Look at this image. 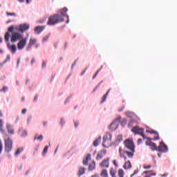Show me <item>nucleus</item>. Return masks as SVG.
<instances>
[{"instance_id": "f257e3e1", "label": "nucleus", "mask_w": 177, "mask_h": 177, "mask_svg": "<svg viewBox=\"0 0 177 177\" xmlns=\"http://www.w3.org/2000/svg\"><path fill=\"white\" fill-rule=\"evenodd\" d=\"M63 21H64V18L60 17V15H54L48 18L47 24L48 26H55V24H57V23H62Z\"/></svg>"}, {"instance_id": "f03ea898", "label": "nucleus", "mask_w": 177, "mask_h": 177, "mask_svg": "<svg viewBox=\"0 0 177 177\" xmlns=\"http://www.w3.org/2000/svg\"><path fill=\"white\" fill-rule=\"evenodd\" d=\"M119 156L120 158H124V160H127V157L129 158H133V156H135V149L130 150V151H124L122 148L120 147L119 148Z\"/></svg>"}, {"instance_id": "7ed1b4c3", "label": "nucleus", "mask_w": 177, "mask_h": 177, "mask_svg": "<svg viewBox=\"0 0 177 177\" xmlns=\"http://www.w3.org/2000/svg\"><path fill=\"white\" fill-rule=\"evenodd\" d=\"M131 132L134 133V135H140L142 136L143 139H147V140H151V138H147L146 135H145V129L140 128L138 126H136L132 128Z\"/></svg>"}, {"instance_id": "20e7f679", "label": "nucleus", "mask_w": 177, "mask_h": 177, "mask_svg": "<svg viewBox=\"0 0 177 177\" xmlns=\"http://www.w3.org/2000/svg\"><path fill=\"white\" fill-rule=\"evenodd\" d=\"M5 142V151L6 153H9V151H12V147L13 146V141L12 138H8L7 139H4Z\"/></svg>"}, {"instance_id": "39448f33", "label": "nucleus", "mask_w": 177, "mask_h": 177, "mask_svg": "<svg viewBox=\"0 0 177 177\" xmlns=\"http://www.w3.org/2000/svg\"><path fill=\"white\" fill-rule=\"evenodd\" d=\"M124 145L128 150H135V144H133V139H127L124 142Z\"/></svg>"}, {"instance_id": "423d86ee", "label": "nucleus", "mask_w": 177, "mask_h": 177, "mask_svg": "<svg viewBox=\"0 0 177 177\" xmlns=\"http://www.w3.org/2000/svg\"><path fill=\"white\" fill-rule=\"evenodd\" d=\"M21 39H23V35L21 34L16 32H12L10 39L11 42H17V41H20Z\"/></svg>"}, {"instance_id": "0eeeda50", "label": "nucleus", "mask_w": 177, "mask_h": 177, "mask_svg": "<svg viewBox=\"0 0 177 177\" xmlns=\"http://www.w3.org/2000/svg\"><path fill=\"white\" fill-rule=\"evenodd\" d=\"M156 151L167 153V151H168V147H167L164 142H160L159 146L157 147Z\"/></svg>"}, {"instance_id": "6e6552de", "label": "nucleus", "mask_w": 177, "mask_h": 177, "mask_svg": "<svg viewBox=\"0 0 177 177\" xmlns=\"http://www.w3.org/2000/svg\"><path fill=\"white\" fill-rule=\"evenodd\" d=\"M26 45H27V38L21 39L17 43V48L19 50H23V48H26Z\"/></svg>"}, {"instance_id": "1a4fd4ad", "label": "nucleus", "mask_w": 177, "mask_h": 177, "mask_svg": "<svg viewBox=\"0 0 177 177\" xmlns=\"http://www.w3.org/2000/svg\"><path fill=\"white\" fill-rule=\"evenodd\" d=\"M111 138H112L111 133H106V134L103 138L102 145L104 146V147H107V145H106V143H110V142H111Z\"/></svg>"}, {"instance_id": "9d476101", "label": "nucleus", "mask_w": 177, "mask_h": 177, "mask_svg": "<svg viewBox=\"0 0 177 177\" xmlns=\"http://www.w3.org/2000/svg\"><path fill=\"white\" fill-rule=\"evenodd\" d=\"M100 167H101V168H109L110 167V158H106L104 159L102 162L100 163Z\"/></svg>"}, {"instance_id": "9b49d317", "label": "nucleus", "mask_w": 177, "mask_h": 177, "mask_svg": "<svg viewBox=\"0 0 177 177\" xmlns=\"http://www.w3.org/2000/svg\"><path fill=\"white\" fill-rule=\"evenodd\" d=\"M67 8H64L62 10H60V14L61 15H59L60 17H62V19H64V17H66L67 21H66V24H68V21H70V20L68 19V15H67Z\"/></svg>"}, {"instance_id": "f8f14e48", "label": "nucleus", "mask_w": 177, "mask_h": 177, "mask_svg": "<svg viewBox=\"0 0 177 177\" xmlns=\"http://www.w3.org/2000/svg\"><path fill=\"white\" fill-rule=\"evenodd\" d=\"M13 30H15V26H11L8 28V32H6L4 39L6 42H9V38H10V33L9 32H13Z\"/></svg>"}, {"instance_id": "ddd939ff", "label": "nucleus", "mask_w": 177, "mask_h": 177, "mask_svg": "<svg viewBox=\"0 0 177 177\" xmlns=\"http://www.w3.org/2000/svg\"><path fill=\"white\" fill-rule=\"evenodd\" d=\"M17 30L20 32H24V31H27V30H30V25L27 24H20L19 28Z\"/></svg>"}, {"instance_id": "4468645a", "label": "nucleus", "mask_w": 177, "mask_h": 177, "mask_svg": "<svg viewBox=\"0 0 177 177\" xmlns=\"http://www.w3.org/2000/svg\"><path fill=\"white\" fill-rule=\"evenodd\" d=\"M145 145L147 146H150L151 149L153 150L154 151V150H156L157 151V146L156 145V144L153 142L151 141H147L145 142Z\"/></svg>"}, {"instance_id": "2eb2a0df", "label": "nucleus", "mask_w": 177, "mask_h": 177, "mask_svg": "<svg viewBox=\"0 0 177 177\" xmlns=\"http://www.w3.org/2000/svg\"><path fill=\"white\" fill-rule=\"evenodd\" d=\"M35 44H37L36 39L30 38L27 46V50H30V49H31V46H32V45H35Z\"/></svg>"}, {"instance_id": "dca6fc26", "label": "nucleus", "mask_w": 177, "mask_h": 177, "mask_svg": "<svg viewBox=\"0 0 177 177\" xmlns=\"http://www.w3.org/2000/svg\"><path fill=\"white\" fill-rule=\"evenodd\" d=\"M92 160V155L87 154L86 158L83 160V165H88V162Z\"/></svg>"}, {"instance_id": "f3484780", "label": "nucleus", "mask_w": 177, "mask_h": 177, "mask_svg": "<svg viewBox=\"0 0 177 177\" xmlns=\"http://www.w3.org/2000/svg\"><path fill=\"white\" fill-rule=\"evenodd\" d=\"M96 169V162L91 160L88 165V171H95Z\"/></svg>"}, {"instance_id": "a211bd4d", "label": "nucleus", "mask_w": 177, "mask_h": 177, "mask_svg": "<svg viewBox=\"0 0 177 177\" xmlns=\"http://www.w3.org/2000/svg\"><path fill=\"white\" fill-rule=\"evenodd\" d=\"M146 132H147V133H154L155 135H157V137H155L152 139V140H159L160 139V136H158V133L154 130L150 131V130H146Z\"/></svg>"}, {"instance_id": "6ab92c4d", "label": "nucleus", "mask_w": 177, "mask_h": 177, "mask_svg": "<svg viewBox=\"0 0 177 177\" xmlns=\"http://www.w3.org/2000/svg\"><path fill=\"white\" fill-rule=\"evenodd\" d=\"M6 129L8 133H10V135H13V133H15V130L13 129V127H12V125L7 124Z\"/></svg>"}, {"instance_id": "aec40b11", "label": "nucleus", "mask_w": 177, "mask_h": 177, "mask_svg": "<svg viewBox=\"0 0 177 177\" xmlns=\"http://www.w3.org/2000/svg\"><path fill=\"white\" fill-rule=\"evenodd\" d=\"M44 30H45V26H37L35 28V32L36 34H41Z\"/></svg>"}, {"instance_id": "412c9836", "label": "nucleus", "mask_w": 177, "mask_h": 177, "mask_svg": "<svg viewBox=\"0 0 177 177\" xmlns=\"http://www.w3.org/2000/svg\"><path fill=\"white\" fill-rule=\"evenodd\" d=\"M124 169H131L132 168V164L131 163V161L128 160L123 165Z\"/></svg>"}, {"instance_id": "4be33fe9", "label": "nucleus", "mask_w": 177, "mask_h": 177, "mask_svg": "<svg viewBox=\"0 0 177 177\" xmlns=\"http://www.w3.org/2000/svg\"><path fill=\"white\" fill-rule=\"evenodd\" d=\"M109 174L111 177H117V169L111 167L109 171Z\"/></svg>"}, {"instance_id": "5701e85b", "label": "nucleus", "mask_w": 177, "mask_h": 177, "mask_svg": "<svg viewBox=\"0 0 177 177\" xmlns=\"http://www.w3.org/2000/svg\"><path fill=\"white\" fill-rule=\"evenodd\" d=\"M102 142V137H99L98 138L95 139L93 142V147H97L99 146V143Z\"/></svg>"}, {"instance_id": "b1692460", "label": "nucleus", "mask_w": 177, "mask_h": 177, "mask_svg": "<svg viewBox=\"0 0 177 177\" xmlns=\"http://www.w3.org/2000/svg\"><path fill=\"white\" fill-rule=\"evenodd\" d=\"M100 176L109 177V171H107V169H102L100 173Z\"/></svg>"}, {"instance_id": "393cba45", "label": "nucleus", "mask_w": 177, "mask_h": 177, "mask_svg": "<svg viewBox=\"0 0 177 177\" xmlns=\"http://www.w3.org/2000/svg\"><path fill=\"white\" fill-rule=\"evenodd\" d=\"M85 174V167H80L77 173L78 176H82Z\"/></svg>"}, {"instance_id": "a878e982", "label": "nucleus", "mask_w": 177, "mask_h": 177, "mask_svg": "<svg viewBox=\"0 0 177 177\" xmlns=\"http://www.w3.org/2000/svg\"><path fill=\"white\" fill-rule=\"evenodd\" d=\"M8 46L10 50H11L12 53H15V52L17 50V47L16 46V45H8Z\"/></svg>"}, {"instance_id": "bb28decb", "label": "nucleus", "mask_w": 177, "mask_h": 177, "mask_svg": "<svg viewBox=\"0 0 177 177\" xmlns=\"http://www.w3.org/2000/svg\"><path fill=\"white\" fill-rule=\"evenodd\" d=\"M110 91H111V89H109L107 92L105 93V95H103V97H102V100L101 101V104L104 103V102H106V99H107V96H109V93H110Z\"/></svg>"}, {"instance_id": "cd10ccee", "label": "nucleus", "mask_w": 177, "mask_h": 177, "mask_svg": "<svg viewBox=\"0 0 177 177\" xmlns=\"http://www.w3.org/2000/svg\"><path fill=\"white\" fill-rule=\"evenodd\" d=\"M19 133L22 138H26V136H27V131L26 130H23V129H19Z\"/></svg>"}, {"instance_id": "c85d7f7f", "label": "nucleus", "mask_w": 177, "mask_h": 177, "mask_svg": "<svg viewBox=\"0 0 177 177\" xmlns=\"http://www.w3.org/2000/svg\"><path fill=\"white\" fill-rule=\"evenodd\" d=\"M118 175L119 177H124L125 176V172H124L122 169H119L118 171Z\"/></svg>"}, {"instance_id": "c756f323", "label": "nucleus", "mask_w": 177, "mask_h": 177, "mask_svg": "<svg viewBox=\"0 0 177 177\" xmlns=\"http://www.w3.org/2000/svg\"><path fill=\"white\" fill-rule=\"evenodd\" d=\"M44 139V136L40 135H35V138H34V140H42Z\"/></svg>"}, {"instance_id": "7c9ffc66", "label": "nucleus", "mask_w": 177, "mask_h": 177, "mask_svg": "<svg viewBox=\"0 0 177 177\" xmlns=\"http://www.w3.org/2000/svg\"><path fill=\"white\" fill-rule=\"evenodd\" d=\"M0 131L1 133H5V129H3V122L0 120Z\"/></svg>"}, {"instance_id": "2f4dec72", "label": "nucleus", "mask_w": 177, "mask_h": 177, "mask_svg": "<svg viewBox=\"0 0 177 177\" xmlns=\"http://www.w3.org/2000/svg\"><path fill=\"white\" fill-rule=\"evenodd\" d=\"M23 148H18L17 151H15V156H19L20 153L23 151Z\"/></svg>"}, {"instance_id": "473e14b6", "label": "nucleus", "mask_w": 177, "mask_h": 177, "mask_svg": "<svg viewBox=\"0 0 177 177\" xmlns=\"http://www.w3.org/2000/svg\"><path fill=\"white\" fill-rule=\"evenodd\" d=\"M102 68H103V66H101L100 68L96 71L95 75L93 76V80H95V78H96V77H97V74H99L100 70H102Z\"/></svg>"}, {"instance_id": "72a5a7b5", "label": "nucleus", "mask_w": 177, "mask_h": 177, "mask_svg": "<svg viewBox=\"0 0 177 177\" xmlns=\"http://www.w3.org/2000/svg\"><path fill=\"white\" fill-rule=\"evenodd\" d=\"M2 150H3V144L2 143V140H0V154L2 153Z\"/></svg>"}, {"instance_id": "f704fd0d", "label": "nucleus", "mask_w": 177, "mask_h": 177, "mask_svg": "<svg viewBox=\"0 0 177 177\" xmlns=\"http://www.w3.org/2000/svg\"><path fill=\"white\" fill-rule=\"evenodd\" d=\"M8 87L6 86H3V88L1 89H0V92L5 93V92H6V91H8Z\"/></svg>"}, {"instance_id": "c9c22d12", "label": "nucleus", "mask_w": 177, "mask_h": 177, "mask_svg": "<svg viewBox=\"0 0 177 177\" xmlns=\"http://www.w3.org/2000/svg\"><path fill=\"white\" fill-rule=\"evenodd\" d=\"M117 142H122V136H118L116 138Z\"/></svg>"}, {"instance_id": "e433bc0d", "label": "nucleus", "mask_w": 177, "mask_h": 177, "mask_svg": "<svg viewBox=\"0 0 177 177\" xmlns=\"http://www.w3.org/2000/svg\"><path fill=\"white\" fill-rule=\"evenodd\" d=\"M102 158H103V155H102L100 153H97V157H96V160H102Z\"/></svg>"}, {"instance_id": "4c0bfd02", "label": "nucleus", "mask_w": 177, "mask_h": 177, "mask_svg": "<svg viewBox=\"0 0 177 177\" xmlns=\"http://www.w3.org/2000/svg\"><path fill=\"white\" fill-rule=\"evenodd\" d=\"M48 153V146H46L43 150V155L46 154Z\"/></svg>"}, {"instance_id": "58836bf2", "label": "nucleus", "mask_w": 177, "mask_h": 177, "mask_svg": "<svg viewBox=\"0 0 177 177\" xmlns=\"http://www.w3.org/2000/svg\"><path fill=\"white\" fill-rule=\"evenodd\" d=\"M99 88H100V83L98 84L95 86V88L93 89V93L96 92V90H97V89H99Z\"/></svg>"}, {"instance_id": "ea45409f", "label": "nucleus", "mask_w": 177, "mask_h": 177, "mask_svg": "<svg viewBox=\"0 0 177 177\" xmlns=\"http://www.w3.org/2000/svg\"><path fill=\"white\" fill-rule=\"evenodd\" d=\"M113 165H115V168H118V163H117V160H113Z\"/></svg>"}, {"instance_id": "a19ab883", "label": "nucleus", "mask_w": 177, "mask_h": 177, "mask_svg": "<svg viewBox=\"0 0 177 177\" xmlns=\"http://www.w3.org/2000/svg\"><path fill=\"white\" fill-rule=\"evenodd\" d=\"M38 150H39V146H37L35 149V151L33 153L34 156H35V154L38 152Z\"/></svg>"}, {"instance_id": "79ce46f5", "label": "nucleus", "mask_w": 177, "mask_h": 177, "mask_svg": "<svg viewBox=\"0 0 177 177\" xmlns=\"http://www.w3.org/2000/svg\"><path fill=\"white\" fill-rule=\"evenodd\" d=\"M7 16H16V14L15 12H6Z\"/></svg>"}, {"instance_id": "37998d69", "label": "nucleus", "mask_w": 177, "mask_h": 177, "mask_svg": "<svg viewBox=\"0 0 177 177\" xmlns=\"http://www.w3.org/2000/svg\"><path fill=\"white\" fill-rule=\"evenodd\" d=\"M138 172H139V169L134 170V172L133 173V174L131 175V177H133L134 175H136V174H138Z\"/></svg>"}, {"instance_id": "c03bdc74", "label": "nucleus", "mask_w": 177, "mask_h": 177, "mask_svg": "<svg viewBox=\"0 0 177 177\" xmlns=\"http://www.w3.org/2000/svg\"><path fill=\"white\" fill-rule=\"evenodd\" d=\"M127 119H123L122 121V125H127Z\"/></svg>"}, {"instance_id": "a18cd8bd", "label": "nucleus", "mask_w": 177, "mask_h": 177, "mask_svg": "<svg viewBox=\"0 0 177 177\" xmlns=\"http://www.w3.org/2000/svg\"><path fill=\"white\" fill-rule=\"evenodd\" d=\"M144 169H150L151 168V165H149L148 166H144Z\"/></svg>"}, {"instance_id": "49530a36", "label": "nucleus", "mask_w": 177, "mask_h": 177, "mask_svg": "<svg viewBox=\"0 0 177 177\" xmlns=\"http://www.w3.org/2000/svg\"><path fill=\"white\" fill-rule=\"evenodd\" d=\"M66 122L64 121V120L63 119V118H62L61 119V120H60V124H61V125H64V123H65Z\"/></svg>"}, {"instance_id": "de8ad7c7", "label": "nucleus", "mask_w": 177, "mask_h": 177, "mask_svg": "<svg viewBox=\"0 0 177 177\" xmlns=\"http://www.w3.org/2000/svg\"><path fill=\"white\" fill-rule=\"evenodd\" d=\"M45 21H46V19H44L43 20H40L39 21V23H40L41 24H42V23H45Z\"/></svg>"}, {"instance_id": "09e8293b", "label": "nucleus", "mask_w": 177, "mask_h": 177, "mask_svg": "<svg viewBox=\"0 0 177 177\" xmlns=\"http://www.w3.org/2000/svg\"><path fill=\"white\" fill-rule=\"evenodd\" d=\"M151 176H156V173L151 174L149 176H146L145 177H151Z\"/></svg>"}, {"instance_id": "8fccbe9b", "label": "nucleus", "mask_w": 177, "mask_h": 177, "mask_svg": "<svg viewBox=\"0 0 177 177\" xmlns=\"http://www.w3.org/2000/svg\"><path fill=\"white\" fill-rule=\"evenodd\" d=\"M141 143H142V138H139V139L138 140L137 144H138V145H140Z\"/></svg>"}, {"instance_id": "3c124183", "label": "nucleus", "mask_w": 177, "mask_h": 177, "mask_svg": "<svg viewBox=\"0 0 177 177\" xmlns=\"http://www.w3.org/2000/svg\"><path fill=\"white\" fill-rule=\"evenodd\" d=\"M38 100V95H35L33 102H37Z\"/></svg>"}, {"instance_id": "603ef678", "label": "nucleus", "mask_w": 177, "mask_h": 177, "mask_svg": "<svg viewBox=\"0 0 177 177\" xmlns=\"http://www.w3.org/2000/svg\"><path fill=\"white\" fill-rule=\"evenodd\" d=\"M9 60H10V55H7V58H6V62H8V61H9Z\"/></svg>"}, {"instance_id": "864d4df0", "label": "nucleus", "mask_w": 177, "mask_h": 177, "mask_svg": "<svg viewBox=\"0 0 177 177\" xmlns=\"http://www.w3.org/2000/svg\"><path fill=\"white\" fill-rule=\"evenodd\" d=\"M41 67H42V68L46 67V62H43Z\"/></svg>"}, {"instance_id": "5fc2aeb1", "label": "nucleus", "mask_w": 177, "mask_h": 177, "mask_svg": "<svg viewBox=\"0 0 177 177\" xmlns=\"http://www.w3.org/2000/svg\"><path fill=\"white\" fill-rule=\"evenodd\" d=\"M27 113V109H24L22 110V114H26Z\"/></svg>"}, {"instance_id": "6e6d98bb", "label": "nucleus", "mask_w": 177, "mask_h": 177, "mask_svg": "<svg viewBox=\"0 0 177 177\" xmlns=\"http://www.w3.org/2000/svg\"><path fill=\"white\" fill-rule=\"evenodd\" d=\"M121 120H122V118H121V116H118L117 120L118 121H121Z\"/></svg>"}, {"instance_id": "4d7b16f0", "label": "nucleus", "mask_w": 177, "mask_h": 177, "mask_svg": "<svg viewBox=\"0 0 177 177\" xmlns=\"http://www.w3.org/2000/svg\"><path fill=\"white\" fill-rule=\"evenodd\" d=\"M165 176H168V174L165 173L164 174L161 175V177H165Z\"/></svg>"}, {"instance_id": "13d9d810", "label": "nucleus", "mask_w": 177, "mask_h": 177, "mask_svg": "<svg viewBox=\"0 0 177 177\" xmlns=\"http://www.w3.org/2000/svg\"><path fill=\"white\" fill-rule=\"evenodd\" d=\"M74 124H75V128H77V127H78V122H74Z\"/></svg>"}, {"instance_id": "bf43d9fd", "label": "nucleus", "mask_w": 177, "mask_h": 177, "mask_svg": "<svg viewBox=\"0 0 177 177\" xmlns=\"http://www.w3.org/2000/svg\"><path fill=\"white\" fill-rule=\"evenodd\" d=\"M49 38V37H44V39H43V41H48V39Z\"/></svg>"}, {"instance_id": "052dcab7", "label": "nucleus", "mask_w": 177, "mask_h": 177, "mask_svg": "<svg viewBox=\"0 0 177 177\" xmlns=\"http://www.w3.org/2000/svg\"><path fill=\"white\" fill-rule=\"evenodd\" d=\"M29 174H30V171L28 170V171L25 173V175L27 176V175H28Z\"/></svg>"}, {"instance_id": "680f3d73", "label": "nucleus", "mask_w": 177, "mask_h": 177, "mask_svg": "<svg viewBox=\"0 0 177 177\" xmlns=\"http://www.w3.org/2000/svg\"><path fill=\"white\" fill-rule=\"evenodd\" d=\"M28 82H30V80L27 79L26 81V85H27V84H28Z\"/></svg>"}, {"instance_id": "e2e57ef3", "label": "nucleus", "mask_w": 177, "mask_h": 177, "mask_svg": "<svg viewBox=\"0 0 177 177\" xmlns=\"http://www.w3.org/2000/svg\"><path fill=\"white\" fill-rule=\"evenodd\" d=\"M43 125L45 127V126H46V125H48V122H44V123H43Z\"/></svg>"}, {"instance_id": "0e129e2a", "label": "nucleus", "mask_w": 177, "mask_h": 177, "mask_svg": "<svg viewBox=\"0 0 177 177\" xmlns=\"http://www.w3.org/2000/svg\"><path fill=\"white\" fill-rule=\"evenodd\" d=\"M86 72V70H84L82 73H81V75H84L85 74V73Z\"/></svg>"}, {"instance_id": "69168bd1", "label": "nucleus", "mask_w": 177, "mask_h": 177, "mask_svg": "<svg viewBox=\"0 0 177 177\" xmlns=\"http://www.w3.org/2000/svg\"><path fill=\"white\" fill-rule=\"evenodd\" d=\"M19 63H20V58H18L17 59V66H19Z\"/></svg>"}, {"instance_id": "338daca9", "label": "nucleus", "mask_w": 177, "mask_h": 177, "mask_svg": "<svg viewBox=\"0 0 177 177\" xmlns=\"http://www.w3.org/2000/svg\"><path fill=\"white\" fill-rule=\"evenodd\" d=\"M25 100H26V97H23L21 98V102H24Z\"/></svg>"}, {"instance_id": "774afa93", "label": "nucleus", "mask_w": 177, "mask_h": 177, "mask_svg": "<svg viewBox=\"0 0 177 177\" xmlns=\"http://www.w3.org/2000/svg\"><path fill=\"white\" fill-rule=\"evenodd\" d=\"M150 172V171H145L143 172V174H149Z\"/></svg>"}]
</instances>
